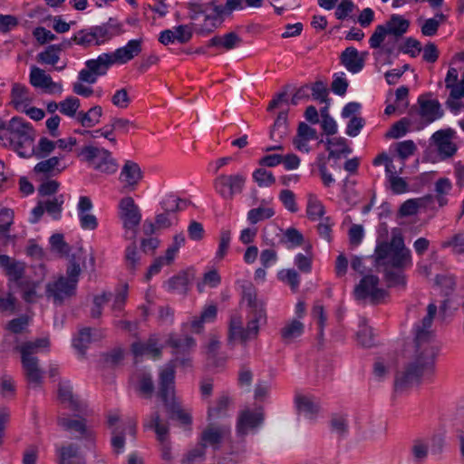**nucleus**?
<instances>
[{
  "label": "nucleus",
  "mask_w": 464,
  "mask_h": 464,
  "mask_svg": "<svg viewBox=\"0 0 464 464\" xmlns=\"http://www.w3.org/2000/svg\"><path fill=\"white\" fill-rule=\"evenodd\" d=\"M419 109L411 108L410 114H414L415 130H420L427 125L443 116V110L438 100L427 99V96H420L418 99Z\"/></svg>",
  "instance_id": "nucleus-10"
},
{
  "label": "nucleus",
  "mask_w": 464,
  "mask_h": 464,
  "mask_svg": "<svg viewBox=\"0 0 464 464\" xmlns=\"http://www.w3.org/2000/svg\"><path fill=\"white\" fill-rule=\"evenodd\" d=\"M304 324L299 320H292L281 329V337L285 343H291L304 333Z\"/></svg>",
  "instance_id": "nucleus-37"
},
{
  "label": "nucleus",
  "mask_w": 464,
  "mask_h": 464,
  "mask_svg": "<svg viewBox=\"0 0 464 464\" xmlns=\"http://www.w3.org/2000/svg\"><path fill=\"white\" fill-rule=\"evenodd\" d=\"M75 44L83 46L90 47L95 45V41L90 28L82 29L78 31L72 37Z\"/></svg>",
  "instance_id": "nucleus-60"
},
{
  "label": "nucleus",
  "mask_w": 464,
  "mask_h": 464,
  "mask_svg": "<svg viewBox=\"0 0 464 464\" xmlns=\"http://www.w3.org/2000/svg\"><path fill=\"white\" fill-rule=\"evenodd\" d=\"M63 202V196L60 195L58 197H54L52 199L43 201L42 203L44 208V210L49 215H51L53 219L57 220L61 218Z\"/></svg>",
  "instance_id": "nucleus-49"
},
{
  "label": "nucleus",
  "mask_w": 464,
  "mask_h": 464,
  "mask_svg": "<svg viewBox=\"0 0 464 464\" xmlns=\"http://www.w3.org/2000/svg\"><path fill=\"white\" fill-rule=\"evenodd\" d=\"M14 214L10 208H4L0 210V236L9 237L10 227L14 223Z\"/></svg>",
  "instance_id": "nucleus-53"
},
{
  "label": "nucleus",
  "mask_w": 464,
  "mask_h": 464,
  "mask_svg": "<svg viewBox=\"0 0 464 464\" xmlns=\"http://www.w3.org/2000/svg\"><path fill=\"white\" fill-rule=\"evenodd\" d=\"M206 458V450L203 446L198 445L188 450L181 459V464H201Z\"/></svg>",
  "instance_id": "nucleus-51"
},
{
  "label": "nucleus",
  "mask_w": 464,
  "mask_h": 464,
  "mask_svg": "<svg viewBox=\"0 0 464 464\" xmlns=\"http://www.w3.org/2000/svg\"><path fill=\"white\" fill-rule=\"evenodd\" d=\"M220 342L216 336L210 337L207 345V362L209 367H220L225 364V358L218 357Z\"/></svg>",
  "instance_id": "nucleus-34"
},
{
  "label": "nucleus",
  "mask_w": 464,
  "mask_h": 464,
  "mask_svg": "<svg viewBox=\"0 0 464 464\" xmlns=\"http://www.w3.org/2000/svg\"><path fill=\"white\" fill-rule=\"evenodd\" d=\"M396 150L398 156L401 160V167L399 169V173H401L402 169L404 167V160L415 153V151L417 150V147L413 140H407L398 142L396 144Z\"/></svg>",
  "instance_id": "nucleus-48"
},
{
  "label": "nucleus",
  "mask_w": 464,
  "mask_h": 464,
  "mask_svg": "<svg viewBox=\"0 0 464 464\" xmlns=\"http://www.w3.org/2000/svg\"><path fill=\"white\" fill-rule=\"evenodd\" d=\"M264 421V414L261 411H242L237 421V435L244 438L249 432L257 429Z\"/></svg>",
  "instance_id": "nucleus-16"
},
{
  "label": "nucleus",
  "mask_w": 464,
  "mask_h": 464,
  "mask_svg": "<svg viewBox=\"0 0 464 464\" xmlns=\"http://www.w3.org/2000/svg\"><path fill=\"white\" fill-rule=\"evenodd\" d=\"M325 213L324 206L315 195L309 194L306 207V214L309 219L314 221L323 218Z\"/></svg>",
  "instance_id": "nucleus-41"
},
{
  "label": "nucleus",
  "mask_w": 464,
  "mask_h": 464,
  "mask_svg": "<svg viewBox=\"0 0 464 464\" xmlns=\"http://www.w3.org/2000/svg\"><path fill=\"white\" fill-rule=\"evenodd\" d=\"M331 431L338 437H344L349 431V420L346 414H333L330 420Z\"/></svg>",
  "instance_id": "nucleus-38"
},
{
  "label": "nucleus",
  "mask_w": 464,
  "mask_h": 464,
  "mask_svg": "<svg viewBox=\"0 0 464 464\" xmlns=\"http://www.w3.org/2000/svg\"><path fill=\"white\" fill-rule=\"evenodd\" d=\"M77 155L82 161L102 173L113 174L118 169V164L111 153L103 148L87 145L82 147Z\"/></svg>",
  "instance_id": "nucleus-8"
},
{
  "label": "nucleus",
  "mask_w": 464,
  "mask_h": 464,
  "mask_svg": "<svg viewBox=\"0 0 464 464\" xmlns=\"http://www.w3.org/2000/svg\"><path fill=\"white\" fill-rule=\"evenodd\" d=\"M58 396L62 402H67L68 407L75 411H82V406L79 401L74 399L70 387L60 384Z\"/></svg>",
  "instance_id": "nucleus-50"
},
{
  "label": "nucleus",
  "mask_w": 464,
  "mask_h": 464,
  "mask_svg": "<svg viewBox=\"0 0 464 464\" xmlns=\"http://www.w3.org/2000/svg\"><path fill=\"white\" fill-rule=\"evenodd\" d=\"M126 267L131 273H134L140 264V256L138 253L136 239L126 247L124 254Z\"/></svg>",
  "instance_id": "nucleus-42"
},
{
  "label": "nucleus",
  "mask_w": 464,
  "mask_h": 464,
  "mask_svg": "<svg viewBox=\"0 0 464 464\" xmlns=\"http://www.w3.org/2000/svg\"><path fill=\"white\" fill-rule=\"evenodd\" d=\"M253 179L259 187H269L276 182L273 173L263 168L256 169L253 172Z\"/></svg>",
  "instance_id": "nucleus-57"
},
{
  "label": "nucleus",
  "mask_w": 464,
  "mask_h": 464,
  "mask_svg": "<svg viewBox=\"0 0 464 464\" xmlns=\"http://www.w3.org/2000/svg\"><path fill=\"white\" fill-rule=\"evenodd\" d=\"M102 115V108L99 105L92 107L88 111H79L76 120L82 127L92 128L100 122Z\"/></svg>",
  "instance_id": "nucleus-32"
},
{
  "label": "nucleus",
  "mask_w": 464,
  "mask_h": 464,
  "mask_svg": "<svg viewBox=\"0 0 464 464\" xmlns=\"http://www.w3.org/2000/svg\"><path fill=\"white\" fill-rule=\"evenodd\" d=\"M243 300L250 308L246 327H243L240 315L234 314L230 317L228 328V341L231 343L239 340L243 343L257 337L260 326L266 323L265 304L257 298L256 290L251 283L242 286Z\"/></svg>",
  "instance_id": "nucleus-3"
},
{
  "label": "nucleus",
  "mask_w": 464,
  "mask_h": 464,
  "mask_svg": "<svg viewBox=\"0 0 464 464\" xmlns=\"http://www.w3.org/2000/svg\"><path fill=\"white\" fill-rule=\"evenodd\" d=\"M436 314L437 305L433 303L430 304L426 316L415 325V356L402 371L396 373L394 382L396 392H402L419 385L422 380L430 379L433 375L435 360L439 353V346L434 342V334L431 330Z\"/></svg>",
  "instance_id": "nucleus-1"
},
{
  "label": "nucleus",
  "mask_w": 464,
  "mask_h": 464,
  "mask_svg": "<svg viewBox=\"0 0 464 464\" xmlns=\"http://www.w3.org/2000/svg\"><path fill=\"white\" fill-rule=\"evenodd\" d=\"M141 44V39L130 40L125 46L116 49L113 53H110L114 64H124L139 55L142 50Z\"/></svg>",
  "instance_id": "nucleus-21"
},
{
  "label": "nucleus",
  "mask_w": 464,
  "mask_h": 464,
  "mask_svg": "<svg viewBox=\"0 0 464 464\" xmlns=\"http://www.w3.org/2000/svg\"><path fill=\"white\" fill-rule=\"evenodd\" d=\"M114 63L110 53H103L95 59L85 62V68L79 72L80 82L93 84L99 76L105 75Z\"/></svg>",
  "instance_id": "nucleus-14"
},
{
  "label": "nucleus",
  "mask_w": 464,
  "mask_h": 464,
  "mask_svg": "<svg viewBox=\"0 0 464 464\" xmlns=\"http://www.w3.org/2000/svg\"><path fill=\"white\" fill-rule=\"evenodd\" d=\"M12 104L15 110L22 111L33 102V97L27 87L20 83H14L11 91Z\"/></svg>",
  "instance_id": "nucleus-27"
},
{
  "label": "nucleus",
  "mask_w": 464,
  "mask_h": 464,
  "mask_svg": "<svg viewBox=\"0 0 464 464\" xmlns=\"http://www.w3.org/2000/svg\"><path fill=\"white\" fill-rule=\"evenodd\" d=\"M374 256L376 265L383 267L389 286L404 287L406 278L403 270L411 265V254L405 246L402 236L393 234L390 242L378 244Z\"/></svg>",
  "instance_id": "nucleus-2"
},
{
  "label": "nucleus",
  "mask_w": 464,
  "mask_h": 464,
  "mask_svg": "<svg viewBox=\"0 0 464 464\" xmlns=\"http://www.w3.org/2000/svg\"><path fill=\"white\" fill-rule=\"evenodd\" d=\"M287 109L278 113L275 123L270 130L271 140L279 141L287 135Z\"/></svg>",
  "instance_id": "nucleus-33"
},
{
  "label": "nucleus",
  "mask_w": 464,
  "mask_h": 464,
  "mask_svg": "<svg viewBox=\"0 0 464 464\" xmlns=\"http://www.w3.org/2000/svg\"><path fill=\"white\" fill-rule=\"evenodd\" d=\"M159 396L163 401L166 410L172 420H179L183 425L191 423V416L176 401L174 395V367L169 364L160 372Z\"/></svg>",
  "instance_id": "nucleus-7"
},
{
  "label": "nucleus",
  "mask_w": 464,
  "mask_h": 464,
  "mask_svg": "<svg viewBox=\"0 0 464 464\" xmlns=\"http://www.w3.org/2000/svg\"><path fill=\"white\" fill-rule=\"evenodd\" d=\"M285 243L287 244V248H294L299 246L304 242L303 235L295 228H287L284 234Z\"/></svg>",
  "instance_id": "nucleus-61"
},
{
  "label": "nucleus",
  "mask_w": 464,
  "mask_h": 464,
  "mask_svg": "<svg viewBox=\"0 0 464 464\" xmlns=\"http://www.w3.org/2000/svg\"><path fill=\"white\" fill-rule=\"evenodd\" d=\"M231 242V232L227 229H222L219 236L218 247L216 252V259L222 260L227 255Z\"/></svg>",
  "instance_id": "nucleus-59"
},
{
  "label": "nucleus",
  "mask_w": 464,
  "mask_h": 464,
  "mask_svg": "<svg viewBox=\"0 0 464 464\" xmlns=\"http://www.w3.org/2000/svg\"><path fill=\"white\" fill-rule=\"evenodd\" d=\"M92 341V328L83 327L81 328L77 335L72 338V346L83 356Z\"/></svg>",
  "instance_id": "nucleus-36"
},
{
  "label": "nucleus",
  "mask_w": 464,
  "mask_h": 464,
  "mask_svg": "<svg viewBox=\"0 0 464 464\" xmlns=\"http://www.w3.org/2000/svg\"><path fill=\"white\" fill-rule=\"evenodd\" d=\"M141 179L142 171L139 164L132 160H126L119 177L124 188L134 189Z\"/></svg>",
  "instance_id": "nucleus-24"
},
{
  "label": "nucleus",
  "mask_w": 464,
  "mask_h": 464,
  "mask_svg": "<svg viewBox=\"0 0 464 464\" xmlns=\"http://www.w3.org/2000/svg\"><path fill=\"white\" fill-rule=\"evenodd\" d=\"M243 40L236 32H229L223 35H215L208 42V47H216L224 51L237 48Z\"/></svg>",
  "instance_id": "nucleus-26"
},
{
  "label": "nucleus",
  "mask_w": 464,
  "mask_h": 464,
  "mask_svg": "<svg viewBox=\"0 0 464 464\" xmlns=\"http://www.w3.org/2000/svg\"><path fill=\"white\" fill-rule=\"evenodd\" d=\"M30 83L34 87L43 89L48 93H61L63 92L61 83L54 82L49 74L36 66L31 68Z\"/></svg>",
  "instance_id": "nucleus-17"
},
{
  "label": "nucleus",
  "mask_w": 464,
  "mask_h": 464,
  "mask_svg": "<svg viewBox=\"0 0 464 464\" xmlns=\"http://www.w3.org/2000/svg\"><path fill=\"white\" fill-rule=\"evenodd\" d=\"M275 215V211L271 208H252L247 213V220L250 224L255 225L265 219H268Z\"/></svg>",
  "instance_id": "nucleus-52"
},
{
  "label": "nucleus",
  "mask_w": 464,
  "mask_h": 464,
  "mask_svg": "<svg viewBox=\"0 0 464 464\" xmlns=\"http://www.w3.org/2000/svg\"><path fill=\"white\" fill-rule=\"evenodd\" d=\"M143 428L154 430L160 444L161 458L164 460H170L172 456L168 421L162 420L159 411H155L144 420Z\"/></svg>",
  "instance_id": "nucleus-12"
},
{
  "label": "nucleus",
  "mask_w": 464,
  "mask_h": 464,
  "mask_svg": "<svg viewBox=\"0 0 464 464\" xmlns=\"http://www.w3.org/2000/svg\"><path fill=\"white\" fill-rule=\"evenodd\" d=\"M229 402V398L227 395L220 396L216 401V405L208 408V420L209 421H213L220 417L225 416Z\"/></svg>",
  "instance_id": "nucleus-45"
},
{
  "label": "nucleus",
  "mask_w": 464,
  "mask_h": 464,
  "mask_svg": "<svg viewBox=\"0 0 464 464\" xmlns=\"http://www.w3.org/2000/svg\"><path fill=\"white\" fill-rule=\"evenodd\" d=\"M231 432L229 425L222 424L216 426L209 423L200 435L199 445L203 446L206 450L207 447H211L214 450H219L220 445L225 438Z\"/></svg>",
  "instance_id": "nucleus-15"
},
{
  "label": "nucleus",
  "mask_w": 464,
  "mask_h": 464,
  "mask_svg": "<svg viewBox=\"0 0 464 464\" xmlns=\"http://www.w3.org/2000/svg\"><path fill=\"white\" fill-rule=\"evenodd\" d=\"M92 203L90 198L82 196L77 205L80 226L84 230H94L98 227L97 218L91 213Z\"/></svg>",
  "instance_id": "nucleus-19"
},
{
  "label": "nucleus",
  "mask_w": 464,
  "mask_h": 464,
  "mask_svg": "<svg viewBox=\"0 0 464 464\" xmlns=\"http://www.w3.org/2000/svg\"><path fill=\"white\" fill-rule=\"evenodd\" d=\"M110 126L112 127V129H115V130H119L124 134L128 133L130 129H137L138 126L135 122L124 119V118H111Z\"/></svg>",
  "instance_id": "nucleus-64"
},
{
  "label": "nucleus",
  "mask_w": 464,
  "mask_h": 464,
  "mask_svg": "<svg viewBox=\"0 0 464 464\" xmlns=\"http://www.w3.org/2000/svg\"><path fill=\"white\" fill-rule=\"evenodd\" d=\"M278 276L282 281L286 282L291 286L292 290L296 291L298 289L300 284V277L295 270H282L279 272Z\"/></svg>",
  "instance_id": "nucleus-62"
},
{
  "label": "nucleus",
  "mask_w": 464,
  "mask_h": 464,
  "mask_svg": "<svg viewBox=\"0 0 464 464\" xmlns=\"http://www.w3.org/2000/svg\"><path fill=\"white\" fill-rule=\"evenodd\" d=\"M9 276V288L19 285V283L24 282L23 276L24 274V265L22 262L13 261L6 270Z\"/></svg>",
  "instance_id": "nucleus-44"
},
{
  "label": "nucleus",
  "mask_w": 464,
  "mask_h": 464,
  "mask_svg": "<svg viewBox=\"0 0 464 464\" xmlns=\"http://www.w3.org/2000/svg\"><path fill=\"white\" fill-rule=\"evenodd\" d=\"M357 339L359 343L363 347H372L374 345V335L372 328L367 324H360L357 332Z\"/></svg>",
  "instance_id": "nucleus-56"
},
{
  "label": "nucleus",
  "mask_w": 464,
  "mask_h": 464,
  "mask_svg": "<svg viewBox=\"0 0 464 464\" xmlns=\"http://www.w3.org/2000/svg\"><path fill=\"white\" fill-rule=\"evenodd\" d=\"M58 425L65 430H75L86 437L91 436L86 429V420L84 419L72 420L67 417H60L58 419Z\"/></svg>",
  "instance_id": "nucleus-40"
},
{
  "label": "nucleus",
  "mask_w": 464,
  "mask_h": 464,
  "mask_svg": "<svg viewBox=\"0 0 464 464\" xmlns=\"http://www.w3.org/2000/svg\"><path fill=\"white\" fill-rule=\"evenodd\" d=\"M119 218L124 229L126 240L134 241L138 234V227L141 221V213L131 197H125L119 203Z\"/></svg>",
  "instance_id": "nucleus-9"
},
{
  "label": "nucleus",
  "mask_w": 464,
  "mask_h": 464,
  "mask_svg": "<svg viewBox=\"0 0 464 464\" xmlns=\"http://www.w3.org/2000/svg\"><path fill=\"white\" fill-rule=\"evenodd\" d=\"M410 23L399 14H392L384 25L389 33L396 37L401 36L409 28Z\"/></svg>",
  "instance_id": "nucleus-35"
},
{
  "label": "nucleus",
  "mask_w": 464,
  "mask_h": 464,
  "mask_svg": "<svg viewBox=\"0 0 464 464\" xmlns=\"http://www.w3.org/2000/svg\"><path fill=\"white\" fill-rule=\"evenodd\" d=\"M161 347H158V340L151 336L147 342H135L131 345V351L135 356L150 355L153 359H159L161 356Z\"/></svg>",
  "instance_id": "nucleus-28"
},
{
  "label": "nucleus",
  "mask_w": 464,
  "mask_h": 464,
  "mask_svg": "<svg viewBox=\"0 0 464 464\" xmlns=\"http://www.w3.org/2000/svg\"><path fill=\"white\" fill-rule=\"evenodd\" d=\"M21 362L28 383L34 387L39 386L42 383L44 372L39 367L37 357L21 353Z\"/></svg>",
  "instance_id": "nucleus-18"
},
{
  "label": "nucleus",
  "mask_w": 464,
  "mask_h": 464,
  "mask_svg": "<svg viewBox=\"0 0 464 464\" xmlns=\"http://www.w3.org/2000/svg\"><path fill=\"white\" fill-rule=\"evenodd\" d=\"M167 344L172 348L173 355L190 354L197 345L196 340L192 336L175 334L169 335Z\"/></svg>",
  "instance_id": "nucleus-23"
},
{
  "label": "nucleus",
  "mask_w": 464,
  "mask_h": 464,
  "mask_svg": "<svg viewBox=\"0 0 464 464\" xmlns=\"http://www.w3.org/2000/svg\"><path fill=\"white\" fill-rule=\"evenodd\" d=\"M295 405L298 411L308 418H313L320 409L314 398L301 394L295 396Z\"/></svg>",
  "instance_id": "nucleus-31"
},
{
  "label": "nucleus",
  "mask_w": 464,
  "mask_h": 464,
  "mask_svg": "<svg viewBox=\"0 0 464 464\" xmlns=\"http://www.w3.org/2000/svg\"><path fill=\"white\" fill-rule=\"evenodd\" d=\"M58 464H85L86 459L74 443H68L57 449Z\"/></svg>",
  "instance_id": "nucleus-25"
},
{
  "label": "nucleus",
  "mask_w": 464,
  "mask_h": 464,
  "mask_svg": "<svg viewBox=\"0 0 464 464\" xmlns=\"http://www.w3.org/2000/svg\"><path fill=\"white\" fill-rule=\"evenodd\" d=\"M80 105L78 98L70 96L60 102V111L68 117H76Z\"/></svg>",
  "instance_id": "nucleus-55"
},
{
  "label": "nucleus",
  "mask_w": 464,
  "mask_h": 464,
  "mask_svg": "<svg viewBox=\"0 0 464 464\" xmlns=\"http://www.w3.org/2000/svg\"><path fill=\"white\" fill-rule=\"evenodd\" d=\"M416 121L414 114H410L407 117L401 118L396 121L391 129L386 132V139H399L403 137L410 129L415 130Z\"/></svg>",
  "instance_id": "nucleus-30"
},
{
  "label": "nucleus",
  "mask_w": 464,
  "mask_h": 464,
  "mask_svg": "<svg viewBox=\"0 0 464 464\" xmlns=\"http://www.w3.org/2000/svg\"><path fill=\"white\" fill-rule=\"evenodd\" d=\"M34 130L31 124L21 117H13L8 122L0 121V143L15 148L23 158L34 153Z\"/></svg>",
  "instance_id": "nucleus-5"
},
{
  "label": "nucleus",
  "mask_w": 464,
  "mask_h": 464,
  "mask_svg": "<svg viewBox=\"0 0 464 464\" xmlns=\"http://www.w3.org/2000/svg\"><path fill=\"white\" fill-rule=\"evenodd\" d=\"M246 182L244 173L220 174L213 181L215 191L224 199L232 200L237 194L242 193Z\"/></svg>",
  "instance_id": "nucleus-11"
},
{
  "label": "nucleus",
  "mask_w": 464,
  "mask_h": 464,
  "mask_svg": "<svg viewBox=\"0 0 464 464\" xmlns=\"http://www.w3.org/2000/svg\"><path fill=\"white\" fill-rule=\"evenodd\" d=\"M367 53H359L356 48L347 47L340 56L342 64L352 73L361 72L364 66Z\"/></svg>",
  "instance_id": "nucleus-22"
},
{
  "label": "nucleus",
  "mask_w": 464,
  "mask_h": 464,
  "mask_svg": "<svg viewBox=\"0 0 464 464\" xmlns=\"http://www.w3.org/2000/svg\"><path fill=\"white\" fill-rule=\"evenodd\" d=\"M208 5L212 8L213 13L205 15L202 31L211 33L221 26L224 22V16L227 14L223 11L221 5H215L214 2L209 3Z\"/></svg>",
  "instance_id": "nucleus-29"
},
{
  "label": "nucleus",
  "mask_w": 464,
  "mask_h": 464,
  "mask_svg": "<svg viewBox=\"0 0 464 464\" xmlns=\"http://www.w3.org/2000/svg\"><path fill=\"white\" fill-rule=\"evenodd\" d=\"M63 157L54 156V157H51L45 160H42L34 166V170L36 173H43L45 175L52 174L54 170H56L57 173H60L63 169H63L58 168L60 160Z\"/></svg>",
  "instance_id": "nucleus-46"
},
{
  "label": "nucleus",
  "mask_w": 464,
  "mask_h": 464,
  "mask_svg": "<svg viewBox=\"0 0 464 464\" xmlns=\"http://www.w3.org/2000/svg\"><path fill=\"white\" fill-rule=\"evenodd\" d=\"M188 282L189 276L188 272L181 271L178 275L169 278L166 285L169 291L183 294L188 290Z\"/></svg>",
  "instance_id": "nucleus-39"
},
{
  "label": "nucleus",
  "mask_w": 464,
  "mask_h": 464,
  "mask_svg": "<svg viewBox=\"0 0 464 464\" xmlns=\"http://www.w3.org/2000/svg\"><path fill=\"white\" fill-rule=\"evenodd\" d=\"M56 141H53L46 137H42L39 140L38 146L34 147V153L38 159H43L51 154L56 148Z\"/></svg>",
  "instance_id": "nucleus-58"
},
{
  "label": "nucleus",
  "mask_w": 464,
  "mask_h": 464,
  "mask_svg": "<svg viewBox=\"0 0 464 464\" xmlns=\"http://www.w3.org/2000/svg\"><path fill=\"white\" fill-rule=\"evenodd\" d=\"M159 396L163 401L166 410L172 420H179L183 425L191 423V416L176 401L174 395V367L169 364L160 372Z\"/></svg>",
  "instance_id": "nucleus-6"
},
{
  "label": "nucleus",
  "mask_w": 464,
  "mask_h": 464,
  "mask_svg": "<svg viewBox=\"0 0 464 464\" xmlns=\"http://www.w3.org/2000/svg\"><path fill=\"white\" fill-rule=\"evenodd\" d=\"M58 45H49L44 51L37 55V61L44 64L54 65L58 63L60 56Z\"/></svg>",
  "instance_id": "nucleus-54"
},
{
  "label": "nucleus",
  "mask_w": 464,
  "mask_h": 464,
  "mask_svg": "<svg viewBox=\"0 0 464 464\" xmlns=\"http://www.w3.org/2000/svg\"><path fill=\"white\" fill-rule=\"evenodd\" d=\"M379 277L373 275L364 276L354 288L357 300H368L372 304H380L387 295L384 289L379 286Z\"/></svg>",
  "instance_id": "nucleus-13"
},
{
  "label": "nucleus",
  "mask_w": 464,
  "mask_h": 464,
  "mask_svg": "<svg viewBox=\"0 0 464 464\" xmlns=\"http://www.w3.org/2000/svg\"><path fill=\"white\" fill-rule=\"evenodd\" d=\"M38 286H39L38 282L26 280L24 282L19 283V285H17L16 287H18L20 289L21 294H22V298L26 303H34L38 298V295L36 292V289Z\"/></svg>",
  "instance_id": "nucleus-47"
},
{
  "label": "nucleus",
  "mask_w": 464,
  "mask_h": 464,
  "mask_svg": "<svg viewBox=\"0 0 464 464\" xmlns=\"http://www.w3.org/2000/svg\"><path fill=\"white\" fill-rule=\"evenodd\" d=\"M90 29L93 35L95 45L97 46L102 45L111 39L109 30L103 24L101 25L92 26Z\"/></svg>",
  "instance_id": "nucleus-63"
},
{
  "label": "nucleus",
  "mask_w": 464,
  "mask_h": 464,
  "mask_svg": "<svg viewBox=\"0 0 464 464\" xmlns=\"http://www.w3.org/2000/svg\"><path fill=\"white\" fill-rule=\"evenodd\" d=\"M85 259L86 253L80 248L70 256L66 275L60 276L46 284L45 295L54 305H63L76 295L82 266H84Z\"/></svg>",
  "instance_id": "nucleus-4"
},
{
  "label": "nucleus",
  "mask_w": 464,
  "mask_h": 464,
  "mask_svg": "<svg viewBox=\"0 0 464 464\" xmlns=\"http://www.w3.org/2000/svg\"><path fill=\"white\" fill-rule=\"evenodd\" d=\"M160 205L164 212L171 215L185 209L188 204L185 199L179 198L174 195H168L163 198Z\"/></svg>",
  "instance_id": "nucleus-43"
},
{
  "label": "nucleus",
  "mask_w": 464,
  "mask_h": 464,
  "mask_svg": "<svg viewBox=\"0 0 464 464\" xmlns=\"http://www.w3.org/2000/svg\"><path fill=\"white\" fill-rule=\"evenodd\" d=\"M453 131L450 129L440 130L433 133L432 140L438 148L440 155L445 159L453 156L457 151V146L452 141Z\"/></svg>",
  "instance_id": "nucleus-20"
}]
</instances>
